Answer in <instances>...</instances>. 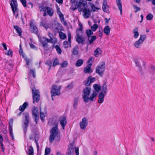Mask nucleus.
Returning <instances> with one entry per match:
<instances>
[{"mask_svg":"<svg viewBox=\"0 0 155 155\" xmlns=\"http://www.w3.org/2000/svg\"><path fill=\"white\" fill-rule=\"evenodd\" d=\"M14 28L16 30V32L18 34V35L21 36V35L22 32L21 28L17 26H14Z\"/></svg>","mask_w":155,"mask_h":155,"instance_id":"obj_28","label":"nucleus"},{"mask_svg":"<svg viewBox=\"0 0 155 155\" xmlns=\"http://www.w3.org/2000/svg\"><path fill=\"white\" fill-rule=\"evenodd\" d=\"M97 93L96 91H93L92 94L88 97V102L89 101H94L97 96Z\"/></svg>","mask_w":155,"mask_h":155,"instance_id":"obj_14","label":"nucleus"},{"mask_svg":"<svg viewBox=\"0 0 155 155\" xmlns=\"http://www.w3.org/2000/svg\"><path fill=\"white\" fill-rule=\"evenodd\" d=\"M55 48L58 54H60L61 53V50L59 47L58 45L55 46Z\"/></svg>","mask_w":155,"mask_h":155,"instance_id":"obj_48","label":"nucleus"},{"mask_svg":"<svg viewBox=\"0 0 155 155\" xmlns=\"http://www.w3.org/2000/svg\"><path fill=\"white\" fill-rule=\"evenodd\" d=\"M40 118H41V121L42 122H43L44 121V118L45 117V114L44 113L42 112H41V110H40Z\"/></svg>","mask_w":155,"mask_h":155,"instance_id":"obj_43","label":"nucleus"},{"mask_svg":"<svg viewBox=\"0 0 155 155\" xmlns=\"http://www.w3.org/2000/svg\"><path fill=\"white\" fill-rule=\"evenodd\" d=\"M57 12L58 15L62 14L60 10V8L58 6L57 7Z\"/></svg>","mask_w":155,"mask_h":155,"instance_id":"obj_60","label":"nucleus"},{"mask_svg":"<svg viewBox=\"0 0 155 155\" xmlns=\"http://www.w3.org/2000/svg\"><path fill=\"white\" fill-rule=\"evenodd\" d=\"M104 32L106 35H108L110 34V29L108 26H106L104 29Z\"/></svg>","mask_w":155,"mask_h":155,"instance_id":"obj_33","label":"nucleus"},{"mask_svg":"<svg viewBox=\"0 0 155 155\" xmlns=\"http://www.w3.org/2000/svg\"><path fill=\"white\" fill-rule=\"evenodd\" d=\"M59 16L61 21V22H63V21H64V17L63 15L62 14L60 15H59Z\"/></svg>","mask_w":155,"mask_h":155,"instance_id":"obj_61","label":"nucleus"},{"mask_svg":"<svg viewBox=\"0 0 155 155\" xmlns=\"http://www.w3.org/2000/svg\"><path fill=\"white\" fill-rule=\"evenodd\" d=\"M59 63V61L58 59H56L54 60V61L53 65V66H55L56 65L58 64Z\"/></svg>","mask_w":155,"mask_h":155,"instance_id":"obj_58","label":"nucleus"},{"mask_svg":"<svg viewBox=\"0 0 155 155\" xmlns=\"http://www.w3.org/2000/svg\"><path fill=\"white\" fill-rule=\"evenodd\" d=\"M20 1L24 7H26L25 0H20Z\"/></svg>","mask_w":155,"mask_h":155,"instance_id":"obj_59","label":"nucleus"},{"mask_svg":"<svg viewBox=\"0 0 155 155\" xmlns=\"http://www.w3.org/2000/svg\"><path fill=\"white\" fill-rule=\"evenodd\" d=\"M91 78V76H90L87 80L85 81H84V84L86 86L89 85L91 83V82L90 80Z\"/></svg>","mask_w":155,"mask_h":155,"instance_id":"obj_40","label":"nucleus"},{"mask_svg":"<svg viewBox=\"0 0 155 155\" xmlns=\"http://www.w3.org/2000/svg\"><path fill=\"white\" fill-rule=\"evenodd\" d=\"M106 94L102 92H100L98 95V102L100 104L102 103L104 101V98Z\"/></svg>","mask_w":155,"mask_h":155,"instance_id":"obj_18","label":"nucleus"},{"mask_svg":"<svg viewBox=\"0 0 155 155\" xmlns=\"http://www.w3.org/2000/svg\"><path fill=\"white\" fill-rule=\"evenodd\" d=\"M93 87L95 90L94 91H96L97 93L100 91L101 87L97 84H94L93 85Z\"/></svg>","mask_w":155,"mask_h":155,"instance_id":"obj_38","label":"nucleus"},{"mask_svg":"<svg viewBox=\"0 0 155 155\" xmlns=\"http://www.w3.org/2000/svg\"><path fill=\"white\" fill-rule=\"evenodd\" d=\"M35 143H36L37 145V147L38 149V150L39 149V146L38 143V138H35Z\"/></svg>","mask_w":155,"mask_h":155,"instance_id":"obj_57","label":"nucleus"},{"mask_svg":"<svg viewBox=\"0 0 155 155\" xmlns=\"http://www.w3.org/2000/svg\"><path fill=\"white\" fill-rule=\"evenodd\" d=\"M46 10L48 14L50 16H52L54 14V11L53 9L49 7L46 6Z\"/></svg>","mask_w":155,"mask_h":155,"instance_id":"obj_21","label":"nucleus"},{"mask_svg":"<svg viewBox=\"0 0 155 155\" xmlns=\"http://www.w3.org/2000/svg\"><path fill=\"white\" fill-rule=\"evenodd\" d=\"M40 25L43 26L46 29L49 28L48 25L45 22L42 21L40 23Z\"/></svg>","mask_w":155,"mask_h":155,"instance_id":"obj_41","label":"nucleus"},{"mask_svg":"<svg viewBox=\"0 0 155 155\" xmlns=\"http://www.w3.org/2000/svg\"><path fill=\"white\" fill-rule=\"evenodd\" d=\"M92 64H88L84 69V72L85 73H89L92 72V70L91 69Z\"/></svg>","mask_w":155,"mask_h":155,"instance_id":"obj_17","label":"nucleus"},{"mask_svg":"<svg viewBox=\"0 0 155 155\" xmlns=\"http://www.w3.org/2000/svg\"><path fill=\"white\" fill-rule=\"evenodd\" d=\"M75 153L76 155H79V148L78 147H76L75 148Z\"/></svg>","mask_w":155,"mask_h":155,"instance_id":"obj_63","label":"nucleus"},{"mask_svg":"<svg viewBox=\"0 0 155 155\" xmlns=\"http://www.w3.org/2000/svg\"><path fill=\"white\" fill-rule=\"evenodd\" d=\"M84 13V17L86 18H88L91 15V12L89 9L87 8L84 9L83 11Z\"/></svg>","mask_w":155,"mask_h":155,"instance_id":"obj_16","label":"nucleus"},{"mask_svg":"<svg viewBox=\"0 0 155 155\" xmlns=\"http://www.w3.org/2000/svg\"><path fill=\"white\" fill-rule=\"evenodd\" d=\"M59 120L56 118H54L51 120V123L54 126H58V125Z\"/></svg>","mask_w":155,"mask_h":155,"instance_id":"obj_25","label":"nucleus"},{"mask_svg":"<svg viewBox=\"0 0 155 155\" xmlns=\"http://www.w3.org/2000/svg\"><path fill=\"white\" fill-rule=\"evenodd\" d=\"M146 38V35H141L139 39L134 44V46L137 48H140L141 45Z\"/></svg>","mask_w":155,"mask_h":155,"instance_id":"obj_8","label":"nucleus"},{"mask_svg":"<svg viewBox=\"0 0 155 155\" xmlns=\"http://www.w3.org/2000/svg\"><path fill=\"white\" fill-rule=\"evenodd\" d=\"M30 25L31 31L35 33H37L38 32V29L32 21H31L30 22Z\"/></svg>","mask_w":155,"mask_h":155,"instance_id":"obj_15","label":"nucleus"},{"mask_svg":"<svg viewBox=\"0 0 155 155\" xmlns=\"http://www.w3.org/2000/svg\"><path fill=\"white\" fill-rule=\"evenodd\" d=\"M101 54V49L99 48H97L94 52V55L96 57H97Z\"/></svg>","mask_w":155,"mask_h":155,"instance_id":"obj_34","label":"nucleus"},{"mask_svg":"<svg viewBox=\"0 0 155 155\" xmlns=\"http://www.w3.org/2000/svg\"><path fill=\"white\" fill-rule=\"evenodd\" d=\"M80 126H86L87 125V121L85 117L83 118L80 123Z\"/></svg>","mask_w":155,"mask_h":155,"instance_id":"obj_27","label":"nucleus"},{"mask_svg":"<svg viewBox=\"0 0 155 155\" xmlns=\"http://www.w3.org/2000/svg\"><path fill=\"white\" fill-rule=\"evenodd\" d=\"M28 105V104L27 102H25L22 105L19 107V110L21 112L23 111Z\"/></svg>","mask_w":155,"mask_h":155,"instance_id":"obj_26","label":"nucleus"},{"mask_svg":"<svg viewBox=\"0 0 155 155\" xmlns=\"http://www.w3.org/2000/svg\"><path fill=\"white\" fill-rule=\"evenodd\" d=\"M78 8V7L77 5V3L75 4H73L72 5V6L71 7V9L73 11L77 9Z\"/></svg>","mask_w":155,"mask_h":155,"instance_id":"obj_54","label":"nucleus"},{"mask_svg":"<svg viewBox=\"0 0 155 155\" xmlns=\"http://www.w3.org/2000/svg\"><path fill=\"white\" fill-rule=\"evenodd\" d=\"M68 41L69 43L70 47L71 46V34L70 32H68Z\"/></svg>","mask_w":155,"mask_h":155,"instance_id":"obj_47","label":"nucleus"},{"mask_svg":"<svg viewBox=\"0 0 155 155\" xmlns=\"http://www.w3.org/2000/svg\"><path fill=\"white\" fill-rule=\"evenodd\" d=\"M91 91L90 87H86L83 91L82 97L85 103L88 102V97L89 96Z\"/></svg>","mask_w":155,"mask_h":155,"instance_id":"obj_4","label":"nucleus"},{"mask_svg":"<svg viewBox=\"0 0 155 155\" xmlns=\"http://www.w3.org/2000/svg\"><path fill=\"white\" fill-rule=\"evenodd\" d=\"M51 150L50 148L46 147L45 150V153L44 155H48L50 152Z\"/></svg>","mask_w":155,"mask_h":155,"instance_id":"obj_49","label":"nucleus"},{"mask_svg":"<svg viewBox=\"0 0 155 155\" xmlns=\"http://www.w3.org/2000/svg\"><path fill=\"white\" fill-rule=\"evenodd\" d=\"M133 7L136 9V10L135 11V12H136L138 11H139L140 10V7H138L137 6L134 5L133 6Z\"/></svg>","mask_w":155,"mask_h":155,"instance_id":"obj_62","label":"nucleus"},{"mask_svg":"<svg viewBox=\"0 0 155 155\" xmlns=\"http://www.w3.org/2000/svg\"><path fill=\"white\" fill-rule=\"evenodd\" d=\"M96 38L95 36H91L90 38H89L88 41L90 44H91L94 41Z\"/></svg>","mask_w":155,"mask_h":155,"instance_id":"obj_36","label":"nucleus"},{"mask_svg":"<svg viewBox=\"0 0 155 155\" xmlns=\"http://www.w3.org/2000/svg\"><path fill=\"white\" fill-rule=\"evenodd\" d=\"M89 4L92 10L94 12L96 11L97 10H99L100 9L99 5H95L91 3H89Z\"/></svg>","mask_w":155,"mask_h":155,"instance_id":"obj_20","label":"nucleus"},{"mask_svg":"<svg viewBox=\"0 0 155 155\" xmlns=\"http://www.w3.org/2000/svg\"><path fill=\"white\" fill-rule=\"evenodd\" d=\"M13 120L12 118L10 119L9 121V126H12L13 125Z\"/></svg>","mask_w":155,"mask_h":155,"instance_id":"obj_64","label":"nucleus"},{"mask_svg":"<svg viewBox=\"0 0 155 155\" xmlns=\"http://www.w3.org/2000/svg\"><path fill=\"white\" fill-rule=\"evenodd\" d=\"M38 109V107L33 106L32 110V114L35 118V121L37 123V120L39 119Z\"/></svg>","mask_w":155,"mask_h":155,"instance_id":"obj_10","label":"nucleus"},{"mask_svg":"<svg viewBox=\"0 0 155 155\" xmlns=\"http://www.w3.org/2000/svg\"><path fill=\"white\" fill-rule=\"evenodd\" d=\"M29 155H32L34 154V149L33 147L32 146H30L29 147L28 149Z\"/></svg>","mask_w":155,"mask_h":155,"instance_id":"obj_37","label":"nucleus"},{"mask_svg":"<svg viewBox=\"0 0 155 155\" xmlns=\"http://www.w3.org/2000/svg\"><path fill=\"white\" fill-rule=\"evenodd\" d=\"M45 41L48 42H50L51 43L55 44L57 42V39L56 38H52L50 39L46 38H44Z\"/></svg>","mask_w":155,"mask_h":155,"instance_id":"obj_22","label":"nucleus"},{"mask_svg":"<svg viewBox=\"0 0 155 155\" xmlns=\"http://www.w3.org/2000/svg\"><path fill=\"white\" fill-rule=\"evenodd\" d=\"M51 135L49 136V141L53 142L54 140L56 141H59L60 140V134L58 127H53L50 131Z\"/></svg>","mask_w":155,"mask_h":155,"instance_id":"obj_1","label":"nucleus"},{"mask_svg":"<svg viewBox=\"0 0 155 155\" xmlns=\"http://www.w3.org/2000/svg\"><path fill=\"white\" fill-rule=\"evenodd\" d=\"M105 64L104 62H102L96 68V72L100 75H102L105 70Z\"/></svg>","mask_w":155,"mask_h":155,"instance_id":"obj_6","label":"nucleus"},{"mask_svg":"<svg viewBox=\"0 0 155 155\" xmlns=\"http://www.w3.org/2000/svg\"><path fill=\"white\" fill-rule=\"evenodd\" d=\"M109 6L107 5V0H104L102 6V9L104 12L109 13Z\"/></svg>","mask_w":155,"mask_h":155,"instance_id":"obj_11","label":"nucleus"},{"mask_svg":"<svg viewBox=\"0 0 155 155\" xmlns=\"http://www.w3.org/2000/svg\"><path fill=\"white\" fill-rule=\"evenodd\" d=\"M98 25L97 24H95L93 25L91 27V28L92 31H96V29L98 28Z\"/></svg>","mask_w":155,"mask_h":155,"instance_id":"obj_45","label":"nucleus"},{"mask_svg":"<svg viewBox=\"0 0 155 155\" xmlns=\"http://www.w3.org/2000/svg\"><path fill=\"white\" fill-rule=\"evenodd\" d=\"M116 0V3L117 6L118 7V8L120 11V14L121 15H122V6L121 4V2L120 0Z\"/></svg>","mask_w":155,"mask_h":155,"instance_id":"obj_24","label":"nucleus"},{"mask_svg":"<svg viewBox=\"0 0 155 155\" xmlns=\"http://www.w3.org/2000/svg\"><path fill=\"white\" fill-rule=\"evenodd\" d=\"M61 86L59 85H54L52 87L51 91V93L52 96L59 95L60 94V90Z\"/></svg>","mask_w":155,"mask_h":155,"instance_id":"obj_7","label":"nucleus"},{"mask_svg":"<svg viewBox=\"0 0 155 155\" xmlns=\"http://www.w3.org/2000/svg\"><path fill=\"white\" fill-rule=\"evenodd\" d=\"M72 53L74 55H76L78 54V51L77 50V47H75L73 49Z\"/></svg>","mask_w":155,"mask_h":155,"instance_id":"obj_51","label":"nucleus"},{"mask_svg":"<svg viewBox=\"0 0 155 155\" xmlns=\"http://www.w3.org/2000/svg\"><path fill=\"white\" fill-rule=\"evenodd\" d=\"M10 5L12 8L13 13L17 18L18 15V5L16 0H12L11 1Z\"/></svg>","mask_w":155,"mask_h":155,"instance_id":"obj_3","label":"nucleus"},{"mask_svg":"<svg viewBox=\"0 0 155 155\" xmlns=\"http://www.w3.org/2000/svg\"><path fill=\"white\" fill-rule=\"evenodd\" d=\"M86 33L88 37H90L91 35H92L93 34V33L92 30L90 29L87 30L86 31Z\"/></svg>","mask_w":155,"mask_h":155,"instance_id":"obj_42","label":"nucleus"},{"mask_svg":"<svg viewBox=\"0 0 155 155\" xmlns=\"http://www.w3.org/2000/svg\"><path fill=\"white\" fill-rule=\"evenodd\" d=\"M70 46L69 43L68 41H64L63 42V46L65 48H67L69 47V46Z\"/></svg>","mask_w":155,"mask_h":155,"instance_id":"obj_50","label":"nucleus"},{"mask_svg":"<svg viewBox=\"0 0 155 155\" xmlns=\"http://www.w3.org/2000/svg\"><path fill=\"white\" fill-rule=\"evenodd\" d=\"M44 38H43L42 40L41 41V43L42 45V46L43 47H45L47 45V42L45 41Z\"/></svg>","mask_w":155,"mask_h":155,"instance_id":"obj_53","label":"nucleus"},{"mask_svg":"<svg viewBox=\"0 0 155 155\" xmlns=\"http://www.w3.org/2000/svg\"><path fill=\"white\" fill-rule=\"evenodd\" d=\"M82 32L81 28H80L77 31L76 36L75 37L76 41L78 44L81 43L82 45L84 44V42L85 40V38L82 36Z\"/></svg>","mask_w":155,"mask_h":155,"instance_id":"obj_2","label":"nucleus"},{"mask_svg":"<svg viewBox=\"0 0 155 155\" xmlns=\"http://www.w3.org/2000/svg\"><path fill=\"white\" fill-rule=\"evenodd\" d=\"M74 151V146L73 144L70 143L68 149V151L66 155H73V153Z\"/></svg>","mask_w":155,"mask_h":155,"instance_id":"obj_13","label":"nucleus"},{"mask_svg":"<svg viewBox=\"0 0 155 155\" xmlns=\"http://www.w3.org/2000/svg\"><path fill=\"white\" fill-rule=\"evenodd\" d=\"M24 118L25 119L24 121V124L26 126L28 125V124L29 122V115L27 112H25L23 114Z\"/></svg>","mask_w":155,"mask_h":155,"instance_id":"obj_12","label":"nucleus"},{"mask_svg":"<svg viewBox=\"0 0 155 155\" xmlns=\"http://www.w3.org/2000/svg\"><path fill=\"white\" fill-rule=\"evenodd\" d=\"M32 91L33 103H35V102H38L40 99V93L38 90L36 89L35 87H33L32 89Z\"/></svg>","mask_w":155,"mask_h":155,"instance_id":"obj_5","label":"nucleus"},{"mask_svg":"<svg viewBox=\"0 0 155 155\" xmlns=\"http://www.w3.org/2000/svg\"><path fill=\"white\" fill-rule=\"evenodd\" d=\"M133 33L134 34V37L135 38H138L139 35L138 32V29L137 28H135L133 30Z\"/></svg>","mask_w":155,"mask_h":155,"instance_id":"obj_29","label":"nucleus"},{"mask_svg":"<svg viewBox=\"0 0 155 155\" xmlns=\"http://www.w3.org/2000/svg\"><path fill=\"white\" fill-rule=\"evenodd\" d=\"M59 120L61 126H65L66 125V118L65 116H62L60 117Z\"/></svg>","mask_w":155,"mask_h":155,"instance_id":"obj_19","label":"nucleus"},{"mask_svg":"<svg viewBox=\"0 0 155 155\" xmlns=\"http://www.w3.org/2000/svg\"><path fill=\"white\" fill-rule=\"evenodd\" d=\"M45 64L49 66L48 69L49 70L51 68V62L50 61H47L45 62Z\"/></svg>","mask_w":155,"mask_h":155,"instance_id":"obj_56","label":"nucleus"},{"mask_svg":"<svg viewBox=\"0 0 155 155\" xmlns=\"http://www.w3.org/2000/svg\"><path fill=\"white\" fill-rule=\"evenodd\" d=\"M39 9L40 12H41L42 11L46 12L47 8H46V6L44 7L43 6H41L39 7Z\"/></svg>","mask_w":155,"mask_h":155,"instance_id":"obj_55","label":"nucleus"},{"mask_svg":"<svg viewBox=\"0 0 155 155\" xmlns=\"http://www.w3.org/2000/svg\"><path fill=\"white\" fill-rule=\"evenodd\" d=\"M153 17V15L151 13H150L147 15L146 18L148 20H151L152 19Z\"/></svg>","mask_w":155,"mask_h":155,"instance_id":"obj_44","label":"nucleus"},{"mask_svg":"<svg viewBox=\"0 0 155 155\" xmlns=\"http://www.w3.org/2000/svg\"><path fill=\"white\" fill-rule=\"evenodd\" d=\"M78 98H75L74 99L73 106L74 109H77L78 108Z\"/></svg>","mask_w":155,"mask_h":155,"instance_id":"obj_31","label":"nucleus"},{"mask_svg":"<svg viewBox=\"0 0 155 155\" xmlns=\"http://www.w3.org/2000/svg\"><path fill=\"white\" fill-rule=\"evenodd\" d=\"M83 61L82 59L78 60L75 64V66L77 67H80L83 63Z\"/></svg>","mask_w":155,"mask_h":155,"instance_id":"obj_35","label":"nucleus"},{"mask_svg":"<svg viewBox=\"0 0 155 155\" xmlns=\"http://www.w3.org/2000/svg\"><path fill=\"white\" fill-rule=\"evenodd\" d=\"M12 51L10 49H9L6 52L5 54L8 56H10L12 57Z\"/></svg>","mask_w":155,"mask_h":155,"instance_id":"obj_52","label":"nucleus"},{"mask_svg":"<svg viewBox=\"0 0 155 155\" xmlns=\"http://www.w3.org/2000/svg\"><path fill=\"white\" fill-rule=\"evenodd\" d=\"M135 63L136 66L139 68L138 70L140 72H141L142 71V68L141 67L139 61L138 60H136L135 61Z\"/></svg>","mask_w":155,"mask_h":155,"instance_id":"obj_30","label":"nucleus"},{"mask_svg":"<svg viewBox=\"0 0 155 155\" xmlns=\"http://www.w3.org/2000/svg\"><path fill=\"white\" fill-rule=\"evenodd\" d=\"M12 127H9L8 129V132L11 137V139L12 140H14V138L13 133L12 132L13 129Z\"/></svg>","mask_w":155,"mask_h":155,"instance_id":"obj_32","label":"nucleus"},{"mask_svg":"<svg viewBox=\"0 0 155 155\" xmlns=\"http://www.w3.org/2000/svg\"><path fill=\"white\" fill-rule=\"evenodd\" d=\"M76 3L78 10L79 12H81L84 9L86 8V7L87 6V3L84 2L82 0H80Z\"/></svg>","mask_w":155,"mask_h":155,"instance_id":"obj_9","label":"nucleus"},{"mask_svg":"<svg viewBox=\"0 0 155 155\" xmlns=\"http://www.w3.org/2000/svg\"><path fill=\"white\" fill-rule=\"evenodd\" d=\"M59 35L60 38L61 39L64 40L66 38L65 34L62 32H60L59 33Z\"/></svg>","mask_w":155,"mask_h":155,"instance_id":"obj_39","label":"nucleus"},{"mask_svg":"<svg viewBox=\"0 0 155 155\" xmlns=\"http://www.w3.org/2000/svg\"><path fill=\"white\" fill-rule=\"evenodd\" d=\"M68 64V62L67 61H64L61 64V67L62 68H65L66 67Z\"/></svg>","mask_w":155,"mask_h":155,"instance_id":"obj_46","label":"nucleus"},{"mask_svg":"<svg viewBox=\"0 0 155 155\" xmlns=\"http://www.w3.org/2000/svg\"><path fill=\"white\" fill-rule=\"evenodd\" d=\"M108 91L107 88V84L106 82H105L103 84L101 88V92L103 94H106Z\"/></svg>","mask_w":155,"mask_h":155,"instance_id":"obj_23","label":"nucleus"}]
</instances>
